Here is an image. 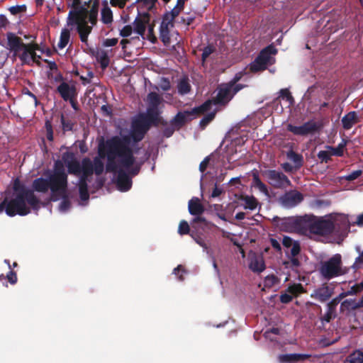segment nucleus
<instances>
[{
  "label": "nucleus",
  "instance_id": "f257e3e1",
  "mask_svg": "<svg viewBox=\"0 0 363 363\" xmlns=\"http://www.w3.org/2000/svg\"><path fill=\"white\" fill-rule=\"evenodd\" d=\"M147 101V112L135 117L128 135H124L121 130L120 135L111 137L99 145L100 155L107 158L106 170L113 173L117 189L121 191H127L131 188L132 177L138 174L146 159L145 150L138 147L137 143L157 119L162 99L152 91L148 94Z\"/></svg>",
  "mask_w": 363,
  "mask_h": 363
},
{
  "label": "nucleus",
  "instance_id": "f03ea898",
  "mask_svg": "<svg viewBox=\"0 0 363 363\" xmlns=\"http://www.w3.org/2000/svg\"><path fill=\"white\" fill-rule=\"evenodd\" d=\"M106 156L96 157L93 161L85 157L80 162L72 152H67L62 155V160L55 163L53 172L48 179L38 178L33 181V188L38 192L45 193L50 189L51 200L55 201L65 196L67 186V174L64 165L67 168L68 172L79 177L78 186L82 206H85L89 200L88 189H98L104 185V180L98 177L104 170L103 159Z\"/></svg>",
  "mask_w": 363,
  "mask_h": 363
},
{
  "label": "nucleus",
  "instance_id": "7ed1b4c3",
  "mask_svg": "<svg viewBox=\"0 0 363 363\" xmlns=\"http://www.w3.org/2000/svg\"><path fill=\"white\" fill-rule=\"evenodd\" d=\"M14 197L8 201L6 198L0 203V213L5 211L7 216H26L30 212V208L38 209L40 201L33 190L24 188L18 179L13 183Z\"/></svg>",
  "mask_w": 363,
  "mask_h": 363
},
{
  "label": "nucleus",
  "instance_id": "20e7f679",
  "mask_svg": "<svg viewBox=\"0 0 363 363\" xmlns=\"http://www.w3.org/2000/svg\"><path fill=\"white\" fill-rule=\"evenodd\" d=\"M8 47L14 57H18L22 64L31 65L38 62L40 56L38 55L39 50L38 45L33 43L26 44L22 39L15 34H7Z\"/></svg>",
  "mask_w": 363,
  "mask_h": 363
},
{
  "label": "nucleus",
  "instance_id": "39448f33",
  "mask_svg": "<svg viewBox=\"0 0 363 363\" xmlns=\"http://www.w3.org/2000/svg\"><path fill=\"white\" fill-rule=\"evenodd\" d=\"M242 88L243 86L236 84L235 82L220 85L216 99L210 100L212 105L210 106V109L206 111L207 114L201 119L200 124L203 126L206 125L215 116L217 111L216 106L218 104H225L228 103Z\"/></svg>",
  "mask_w": 363,
  "mask_h": 363
},
{
  "label": "nucleus",
  "instance_id": "423d86ee",
  "mask_svg": "<svg viewBox=\"0 0 363 363\" xmlns=\"http://www.w3.org/2000/svg\"><path fill=\"white\" fill-rule=\"evenodd\" d=\"M320 277L327 281L347 274L350 268L343 265L342 257L336 253L319 262L318 269Z\"/></svg>",
  "mask_w": 363,
  "mask_h": 363
},
{
  "label": "nucleus",
  "instance_id": "0eeeda50",
  "mask_svg": "<svg viewBox=\"0 0 363 363\" xmlns=\"http://www.w3.org/2000/svg\"><path fill=\"white\" fill-rule=\"evenodd\" d=\"M306 228L305 233L317 235H327L334 231V226L331 221L330 216L328 215L319 219H310L303 222Z\"/></svg>",
  "mask_w": 363,
  "mask_h": 363
},
{
  "label": "nucleus",
  "instance_id": "6e6552de",
  "mask_svg": "<svg viewBox=\"0 0 363 363\" xmlns=\"http://www.w3.org/2000/svg\"><path fill=\"white\" fill-rule=\"evenodd\" d=\"M95 5L96 2L94 3L93 8L88 18L77 17L76 19L77 28L79 34L80 40L82 43L86 44L87 43L88 36L91 32L92 27L96 22L97 11L94 10Z\"/></svg>",
  "mask_w": 363,
  "mask_h": 363
},
{
  "label": "nucleus",
  "instance_id": "1a4fd4ad",
  "mask_svg": "<svg viewBox=\"0 0 363 363\" xmlns=\"http://www.w3.org/2000/svg\"><path fill=\"white\" fill-rule=\"evenodd\" d=\"M277 50L273 45H269L261 51L258 57L250 65V69L252 72H259L265 69L268 65L274 62L273 55Z\"/></svg>",
  "mask_w": 363,
  "mask_h": 363
},
{
  "label": "nucleus",
  "instance_id": "9d476101",
  "mask_svg": "<svg viewBox=\"0 0 363 363\" xmlns=\"http://www.w3.org/2000/svg\"><path fill=\"white\" fill-rule=\"evenodd\" d=\"M212 105L211 101H206L204 104L199 107H196L191 111H185L179 112L172 121V124L175 128L181 127L185 122L193 119L197 114L203 113Z\"/></svg>",
  "mask_w": 363,
  "mask_h": 363
},
{
  "label": "nucleus",
  "instance_id": "9b49d317",
  "mask_svg": "<svg viewBox=\"0 0 363 363\" xmlns=\"http://www.w3.org/2000/svg\"><path fill=\"white\" fill-rule=\"evenodd\" d=\"M262 174L267 182L275 188L286 189L291 185L289 178L281 172L269 169L263 172Z\"/></svg>",
  "mask_w": 363,
  "mask_h": 363
},
{
  "label": "nucleus",
  "instance_id": "f8f14e48",
  "mask_svg": "<svg viewBox=\"0 0 363 363\" xmlns=\"http://www.w3.org/2000/svg\"><path fill=\"white\" fill-rule=\"evenodd\" d=\"M303 200V194L296 190L287 191L279 198V202L281 205L287 208L296 206Z\"/></svg>",
  "mask_w": 363,
  "mask_h": 363
},
{
  "label": "nucleus",
  "instance_id": "ddd939ff",
  "mask_svg": "<svg viewBox=\"0 0 363 363\" xmlns=\"http://www.w3.org/2000/svg\"><path fill=\"white\" fill-rule=\"evenodd\" d=\"M318 123L314 121H309L299 126L291 124L287 125V130L296 135L313 134L318 130Z\"/></svg>",
  "mask_w": 363,
  "mask_h": 363
},
{
  "label": "nucleus",
  "instance_id": "4468645a",
  "mask_svg": "<svg viewBox=\"0 0 363 363\" xmlns=\"http://www.w3.org/2000/svg\"><path fill=\"white\" fill-rule=\"evenodd\" d=\"M331 221L334 226V230H345L350 228L351 225V220L348 216L341 213H332L330 214Z\"/></svg>",
  "mask_w": 363,
  "mask_h": 363
},
{
  "label": "nucleus",
  "instance_id": "2eb2a0df",
  "mask_svg": "<svg viewBox=\"0 0 363 363\" xmlns=\"http://www.w3.org/2000/svg\"><path fill=\"white\" fill-rule=\"evenodd\" d=\"M189 211L190 214L196 216V217L193 220L194 223L206 222L205 219L200 216L204 211V208L201 204L199 199L193 198L189 201Z\"/></svg>",
  "mask_w": 363,
  "mask_h": 363
},
{
  "label": "nucleus",
  "instance_id": "dca6fc26",
  "mask_svg": "<svg viewBox=\"0 0 363 363\" xmlns=\"http://www.w3.org/2000/svg\"><path fill=\"white\" fill-rule=\"evenodd\" d=\"M248 266L255 273H261L266 268L263 257L255 253L250 255Z\"/></svg>",
  "mask_w": 363,
  "mask_h": 363
},
{
  "label": "nucleus",
  "instance_id": "f3484780",
  "mask_svg": "<svg viewBox=\"0 0 363 363\" xmlns=\"http://www.w3.org/2000/svg\"><path fill=\"white\" fill-rule=\"evenodd\" d=\"M333 294L332 289L328 285H322L315 289L311 294V297L324 303L330 299Z\"/></svg>",
  "mask_w": 363,
  "mask_h": 363
},
{
  "label": "nucleus",
  "instance_id": "a211bd4d",
  "mask_svg": "<svg viewBox=\"0 0 363 363\" xmlns=\"http://www.w3.org/2000/svg\"><path fill=\"white\" fill-rule=\"evenodd\" d=\"M174 27V22L163 17L160 28V38L166 45L170 43L169 33L171 29Z\"/></svg>",
  "mask_w": 363,
  "mask_h": 363
},
{
  "label": "nucleus",
  "instance_id": "6ab92c4d",
  "mask_svg": "<svg viewBox=\"0 0 363 363\" xmlns=\"http://www.w3.org/2000/svg\"><path fill=\"white\" fill-rule=\"evenodd\" d=\"M57 91L65 101L71 100L72 98L77 97V91L74 85L62 82L57 87Z\"/></svg>",
  "mask_w": 363,
  "mask_h": 363
},
{
  "label": "nucleus",
  "instance_id": "aec40b11",
  "mask_svg": "<svg viewBox=\"0 0 363 363\" xmlns=\"http://www.w3.org/2000/svg\"><path fill=\"white\" fill-rule=\"evenodd\" d=\"M239 204L245 209L255 211L257 206L258 201L255 197L250 195H240L238 198Z\"/></svg>",
  "mask_w": 363,
  "mask_h": 363
},
{
  "label": "nucleus",
  "instance_id": "412c9836",
  "mask_svg": "<svg viewBox=\"0 0 363 363\" xmlns=\"http://www.w3.org/2000/svg\"><path fill=\"white\" fill-rule=\"evenodd\" d=\"M282 245L289 250L290 256H297L300 252L301 247L299 242L294 240L289 236H284Z\"/></svg>",
  "mask_w": 363,
  "mask_h": 363
},
{
  "label": "nucleus",
  "instance_id": "4be33fe9",
  "mask_svg": "<svg viewBox=\"0 0 363 363\" xmlns=\"http://www.w3.org/2000/svg\"><path fill=\"white\" fill-rule=\"evenodd\" d=\"M310 357L311 355L307 354H284L279 356V360L281 363H294L304 361Z\"/></svg>",
  "mask_w": 363,
  "mask_h": 363
},
{
  "label": "nucleus",
  "instance_id": "5701e85b",
  "mask_svg": "<svg viewBox=\"0 0 363 363\" xmlns=\"http://www.w3.org/2000/svg\"><path fill=\"white\" fill-rule=\"evenodd\" d=\"M148 26V18L147 16H141L139 18H136L133 22L134 26V33L138 34V35L142 36L144 39V34L146 30V28Z\"/></svg>",
  "mask_w": 363,
  "mask_h": 363
},
{
  "label": "nucleus",
  "instance_id": "b1692460",
  "mask_svg": "<svg viewBox=\"0 0 363 363\" xmlns=\"http://www.w3.org/2000/svg\"><path fill=\"white\" fill-rule=\"evenodd\" d=\"M341 121L343 128L346 130H349L359 122V118L355 111H350L342 117Z\"/></svg>",
  "mask_w": 363,
  "mask_h": 363
},
{
  "label": "nucleus",
  "instance_id": "393cba45",
  "mask_svg": "<svg viewBox=\"0 0 363 363\" xmlns=\"http://www.w3.org/2000/svg\"><path fill=\"white\" fill-rule=\"evenodd\" d=\"M358 308L357 301L355 298H349L343 301L340 307V312L348 314L352 311Z\"/></svg>",
  "mask_w": 363,
  "mask_h": 363
},
{
  "label": "nucleus",
  "instance_id": "a878e982",
  "mask_svg": "<svg viewBox=\"0 0 363 363\" xmlns=\"http://www.w3.org/2000/svg\"><path fill=\"white\" fill-rule=\"evenodd\" d=\"M101 21L105 24H110L113 21V13L106 1L103 2V8L101 11Z\"/></svg>",
  "mask_w": 363,
  "mask_h": 363
},
{
  "label": "nucleus",
  "instance_id": "bb28decb",
  "mask_svg": "<svg viewBox=\"0 0 363 363\" xmlns=\"http://www.w3.org/2000/svg\"><path fill=\"white\" fill-rule=\"evenodd\" d=\"M70 42V30L65 28L62 30L60 40L57 43V49L63 50Z\"/></svg>",
  "mask_w": 363,
  "mask_h": 363
},
{
  "label": "nucleus",
  "instance_id": "cd10ccee",
  "mask_svg": "<svg viewBox=\"0 0 363 363\" xmlns=\"http://www.w3.org/2000/svg\"><path fill=\"white\" fill-rule=\"evenodd\" d=\"M194 240L198 245H199L201 247H203V251H205L206 252V254L209 256V257H211V259L212 260V263H213V267L215 271L216 272V273L218 274L219 270H218V266H217V264H216V259L213 255L212 251L208 247V246L206 245V244L205 243V242L203 241V240L202 238H195Z\"/></svg>",
  "mask_w": 363,
  "mask_h": 363
},
{
  "label": "nucleus",
  "instance_id": "c85d7f7f",
  "mask_svg": "<svg viewBox=\"0 0 363 363\" xmlns=\"http://www.w3.org/2000/svg\"><path fill=\"white\" fill-rule=\"evenodd\" d=\"M279 284L280 279L273 274L266 276L263 281L264 287L267 289L278 286Z\"/></svg>",
  "mask_w": 363,
  "mask_h": 363
},
{
  "label": "nucleus",
  "instance_id": "c756f323",
  "mask_svg": "<svg viewBox=\"0 0 363 363\" xmlns=\"http://www.w3.org/2000/svg\"><path fill=\"white\" fill-rule=\"evenodd\" d=\"M286 157L294 164L295 169H299L303 164V157L293 150L287 152Z\"/></svg>",
  "mask_w": 363,
  "mask_h": 363
},
{
  "label": "nucleus",
  "instance_id": "7c9ffc66",
  "mask_svg": "<svg viewBox=\"0 0 363 363\" xmlns=\"http://www.w3.org/2000/svg\"><path fill=\"white\" fill-rule=\"evenodd\" d=\"M345 363H363V352L357 350L349 354Z\"/></svg>",
  "mask_w": 363,
  "mask_h": 363
},
{
  "label": "nucleus",
  "instance_id": "2f4dec72",
  "mask_svg": "<svg viewBox=\"0 0 363 363\" xmlns=\"http://www.w3.org/2000/svg\"><path fill=\"white\" fill-rule=\"evenodd\" d=\"M355 250L359 255L355 258L354 262L351 265V268L354 272H357L359 269H363V250H362L359 246H356Z\"/></svg>",
  "mask_w": 363,
  "mask_h": 363
},
{
  "label": "nucleus",
  "instance_id": "473e14b6",
  "mask_svg": "<svg viewBox=\"0 0 363 363\" xmlns=\"http://www.w3.org/2000/svg\"><path fill=\"white\" fill-rule=\"evenodd\" d=\"M308 205L312 209H320L329 206L330 201L329 200L315 198L310 201Z\"/></svg>",
  "mask_w": 363,
  "mask_h": 363
},
{
  "label": "nucleus",
  "instance_id": "72a5a7b5",
  "mask_svg": "<svg viewBox=\"0 0 363 363\" xmlns=\"http://www.w3.org/2000/svg\"><path fill=\"white\" fill-rule=\"evenodd\" d=\"M177 89L179 94L184 95L186 94L190 91L191 85L189 82L188 79L182 78L181 79L177 84Z\"/></svg>",
  "mask_w": 363,
  "mask_h": 363
},
{
  "label": "nucleus",
  "instance_id": "f704fd0d",
  "mask_svg": "<svg viewBox=\"0 0 363 363\" xmlns=\"http://www.w3.org/2000/svg\"><path fill=\"white\" fill-rule=\"evenodd\" d=\"M287 291L293 295L294 298L305 291L303 286L301 284L294 283L289 284L286 289Z\"/></svg>",
  "mask_w": 363,
  "mask_h": 363
},
{
  "label": "nucleus",
  "instance_id": "c9c22d12",
  "mask_svg": "<svg viewBox=\"0 0 363 363\" xmlns=\"http://www.w3.org/2000/svg\"><path fill=\"white\" fill-rule=\"evenodd\" d=\"M253 186L255 188L257 189L260 192L264 194L266 196H268V188L266 184H264L260 179L257 175L253 176L252 179Z\"/></svg>",
  "mask_w": 363,
  "mask_h": 363
},
{
  "label": "nucleus",
  "instance_id": "e433bc0d",
  "mask_svg": "<svg viewBox=\"0 0 363 363\" xmlns=\"http://www.w3.org/2000/svg\"><path fill=\"white\" fill-rule=\"evenodd\" d=\"M60 199H62V201L59 205V211L60 212L63 213H66L70 208L71 206V203L69 200L67 194V186L66 187V193L65 196L60 197Z\"/></svg>",
  "mask_w": 363,
  "mask_h": 363
},
{
  "label": "nucleus",
  "instance_id": "4c0bfd02",
  "mask_svg": "<svg viewBox=\"0 0 363 363\" xmlns=\"http://www.w3.org/2000/svg\"><path fill=\"white\" fill-rule=\"evenodd\" d=\"M335 316V309L330 306H327L325 313L321 317L320 320L323 325L328 323Z\"/></svg>",
  "mask_w": 363,
  "mask_h": 363
},
{
  "label": "nucleus",
  "instance_id": "58836bf2",
  "mask_svg": "<svg viewBox=\"0 0 363 363\" xmlns=\"http://www.w3.org/2000/svg\"><path fill=\"white\" fill-rule=\"evenodd\" d=\"M136 1L140 8L150 10L155 6L157 0H137Z\"/></svg>",
  "mask_w": 363,
  "mask_h": 363
},
{
  "label": "nucleus",
  "instance_id": "ea45409f",
  "mask_svg": "<svg viewBox=\"0 0 363 363\" xmlns=\"http://www.w3.org/2000/svg\"><path fill=\"white\" fill-rule=\"evenodd\" d=\"M346 145V142L342 140L337 147H328L332 154L335 156H342L343 155V150Z\"/></svg>",
  "mask_w": 363,
  "mask_h": 363
},
{
  "label": "nucleus",
  "instance_id": "a19ab883",
  "mask_svg": "<svg viewBox=\"0 0 363 363\" xmlns=\"http://www.w3.org/2000/svg\"><path fill=\"white\" fill-rule=\"evenodd\" d=\"M286 268L295 269L300 265L297 256H289V260L284 263Z\"/></svg>",
  "mask_w": 363,
  "mask_h": 363
},
{
  "label": "nucleus",
  "instance_id": "79ce46f5",
  "mask_svg": "<svg viewBox=\"0 0 363 363\" xmlns=\"http://www.w3.org/2000/svg\"><path fill=\"white\" fill-rule=\"evenodd\" d=\"M182 9H180L179 6H174L171 11L166 13L163 17L170 20L174 22V19L177 17L179 13L182 11Z\"/></svg>",
  "mask_w": 363,
  "mask_h": 363
},
{
  "label": "nucleus",
  "instance_id": "37998d69",
  "mask_svg": "<svg viewBox=\"0 0 363 363\" xmlns=\"http://www.w3.org/2000/svg\"><path fill=\"white\" fill-rule=\"evenodd\" d=\"M279 97L289 102V105L293 104L294 99L287 89H281L279 91Z\"/></svg>",
  "mask_w": 363,
  "mask_h": 363
},
{
  "label": "nucleus",
  "instance_id": "c03bdc74",
  "mask_svg": "<svg viewBox=\"0 0 363 363\" xmlns=\"http://www.w3.org/2000/svg\"><path fill=\"white\" fill-rule=\"evenodd\" d=\"M363 290V281L359 284H357L352 286L350 290L345 291L347 296L354 295L357 293L361 292Z\"/></svg>",
  "mask_w": 363,
  "mask_h": 363
},
{
  "label": "nucleus",
  "instance_id": "a18cd8bd",
  "mask_svg": "<svg viewBox=\"0 0 363 363\" xmlns=\"http://www.w3.org/2000/svg\"><path fill=\"white\" fill-rule=\"evenodd\" d=\"M333 155L330 150H321L318 153V157L321 162H328Z\"/></svg>",
  "mask_w": 363,
  "mask_h": 363
},
{
  "label": "nucleus",
  "instance_id": "49530a36",
  "mask_svg": "<svg viewBox=\"0 0 363 363\" xmlns=\"http://www.w3.org/2000/svg\"><path fill=\"white\" fill-rule=\"evenodd\" d=\"M189 226L186 221L182 220L179 225L178 232L180 235H185L189 233Z\"/></svg>",
  "mask_w": 363,
  "mask_h": 363
},
{
  "label": "nucleus",
  "instance_id": "de8ad7c7",
  "mask_svg": "<svg viewBox=\"0 0 363 363\" xmlns=\"http://www.w3.org/2000/svg\"><path fill=\"white\" fill-rule=\"evenodd\" d=\"M362 171L360 169L355 170L350 174L345 175L344 177H342V179L347 180V181H352V180L357 179L362 174Z\"/></svg>",
  "mask_w": 363,
  "mask_h": 363
},
{
  "label": "nucleus",
  "instance_id": "09e8293b",
  "mask_svg": "<svg viewBox=\"0 0 363 363\" xmlns=\"http://www.w3.org/2000/svg\"><path fill=\"white\" fill-rule=\"evenodd\" d=\"M159 86L163 91H168L171 87L169 80L166 77H162L159 82Z\"/></svg>",
  "mask_w": 363,
  "mask_h": 363
},
{
  "label": "nucleus",
  "instance_id": "8fccbe9b",
  "mask_svg": "<svg viewBox=\"0 0 363 363\" xmlns=\"http://www.w3.org/2000/svg\"><path fill=\"white\" fill-rule=\"evenodd\" d=\"M293 298H294L293 295H291L289 292H288L286 289L280 296V301L283 303H288L291 302Z\"/></svg>",
  "mask_w": 363,
  "mask_h": 363
},
{
  "label": "nucleus",
  "instance_id": "3c124183",
  "mask_svg": "<svg viewBox=\"0 0 363 363\" xmlns=\"http://www.w3.org/2000/svg\"><path fill=\"white\" fill-rule=\"evenodd\" d=\"M133 30L131 26L127 25L120 30V35L123 38L129 37Z\"/></svg>",
  "mask_w": 363,
  "mask_h": 363
},
{
  "label": "nucleus",
  "instance_id": "603ef678",
  "mask_svg": "<svg viewBox=\"0 0 363 363\" xmlns=\"http://www.w3.org/2000/svg\"><path fill=\"white\" fill-rule=\"evenodd\" d=\"M6 277L9 280V281L11 284H14L16 283L17 281V277H16V274L13 272L12 270H10L9 272L6 275Z\"/></svg>",
  "mask_w": 363,
  "mask_h": 363
},
{
  "label": "nucleus",
  "instance_id": "864d4df0",
  "mask_svg": "<svg viewBox=\"0 0 363 363\" xmlns=\"http://www.w3.org/2000/svg\"><path fill=\"white\" fill-rule=\"evenodd\" d=\"M24 9H25V6H23H23H13L9 9V11L12 14L15 15V14L22 12L23 11H24Z\"/></svg>",
  "mask_w": 363,
  "mask_h": 363
},
{
  "label": "nucleus",
  "instance_id": "5fc2aeb1",
  "mask_svg": "<svg viewBox=\"0 0 363 363\" xmlns=\"http://www.w3.org/2000/svg\"><path fill=\"white\" fill-rule=\"evenodd\" d=\"M213 52V49L211 46L206 47L202 53V59L205 60L212 52Z\"/></svg>",
  "mask_w": 363,
  "mask_h": 363
},
{
  "label": "nucleus",
  "instance_id": "6e6d98bb",
  "mask_svg": "<svg viewBox=\"0 0 363 363\" xmlns=\"http://www.w3.org/2000/svg\"><path fill=\"white\" fill-rule=\"evenodd\" d=\"M271 245L274 249H275L277 252H280L281 250V247L280 242L276 240L275 238H270Z\"/></svg>",
  "mask_w": 363,
  "mask_h": 363
},
{
  "label": "nucleus",
  "instance_id": "4d7b16f0",
  "mask_svg": "<svg viewBox=\"0 0 363 363\" xmlns=\"http://www.w3.org/2000/svg\"><path fill=\"white\" fill-rule=\"evenodd\" d=\"M99 57L101 59V66L105 68L108 66V57L106 55V53L103 52L101 53L100 55H99Z\"/></svg>",
  "mask_w": 363,
  "mask_h": 363
},
{
  "label": "nucleus",
  "instance_id": "13d9d810",
  "mask_svg": "<svg viewBox=\"0 0 363 363\" xmlns=\"http://www.w3.org/2000/svg\"><path fill=\"white\" fill-rule=\"evenodd\" d=\"M351 225H356L359 227H363V213L357 217L355 221L351 220Z\"/></svg>",
  "mask_w": 363,
  "mask_h": 363
},
{
  "label": "nucleus",
  "instance_id": "bf43d9fd",
  "mask_svg": "<svg viewBox=\"0 0 363 363\" xmlns=\"http://www.w3.org/2000/svg\"><path fill=\"white\" fill-rule=\"evenodd\" d=\"M62 125L65 131L70 130L72 128V123L70 121H66L63 117H62Z\"/></svg>",
  "mask_w": 363,
  "mask_h": 363
},
{
  "label": "nucleus",
  "instance_id": "052dcab7",
  "mask_svg": "<svg viewBox=\"0 0 363 363\" xmlns=\"http://www.w3.org/2000/svg\"><path fill=\"white\" fill-rule=\"evenodd\" d=\"M237 144V141H234L231 143L230 146L228 147V160L230 162L231 160H235V159L233 157V154L230 153L231 151H233V149L234 147V145Z\"/></svg>",
  "mask_w": 363,
  "mask_h": 363
},
{
  "label": "nucleus",
  "instance_id": "680f3d73",
  "mask_svg": "<svg viewBox=\"0 0 363 363\" xmlns=\"http://www.w3.org/2000/svg\"><path fill=\"white\" fill-rule=\"evenodd\" d=\"M222 193H223V189L221 188H219L217 186H216L211 194V196L212 198H216V197L219 196Z\"/></svg>",
  "mask_w": 363,
  "mask_h": 363
},
{
  "label": "nucleus",
  "instance_id": "e2e57ef3",
  "mask_svg": "<svg viewBox=\"0 0 363 363\" xmlns=\"http://www.w3.org/2000/svg\"><path fill=\"white\" fill-rule=\"evenodd\" d=\"M118 43V40L116 38L106 39L104 41V45L106 47H113Z\"/></svg>",
  "mask_w": 363,
  "mask_h": 363
},
{
  "label": "nucleus",
  "instance_id": "0e129e2a",
  "mask_svg": "<svg viewBox=\"0 0 363 363\" xmlns=\"http://www.w3.org/2000/svg\"><path fill=\"white\" fill-rule=\"evenodd\" d=\"M282 169L287 172H292L294 169L295 168L294 166L291 165V164L288 162L283 163L281 164Z\"/></svg>",
  "mask_w": 363,
  "mask_h": 363
},
{
  "label": "nucleus",
  "instance_id": "69168bd1",
  "mask_svg": "<svg viewBox=\"0 0 363 363\" xmlns=\"http://www.w3.org/2000/svg\"><path fill=\"white\" fill-rule=\"evenodd\" d=\"M208 157H206L201 162L199 165V169L201 172H203L206 170L208 164Z\"/></svg>",
  "mask_w": 363,
  "mask_h": 363
},
{
  "label": "nucleus",
  "instance_id": "338daca9",
  "mask_svg": "<svg viewBox=\"0 0 363 363\" xmlns=\"http://www.w3.org/2000/svg\"><path fill=\"white\" fill-rule=\"evenodd\" d=\"M128 0H111V2L114 4V5H117L119 7L122 8L125 6V2L127 1Z\"/></svg>",
  "mask_w": 363,
  "mask_h": 363
},
{
  "label": "nucleus",
  "instance_id": "774afa93",
  "mask_svg": "<svg viewBox=\"0 0 363 363\" xmlns=\"http://www.w3.org/2000/svg\"><path fill=\"white\" fill-rule=\"evenodd\" d=\"M270 333H273L274 335H278L279 333V330L277 328H273L270 330H267L265 332V336L266 337H269Z\"/></svg>",
  "mask_w": 363,
  "mask_h": 363
}]
</instances>
